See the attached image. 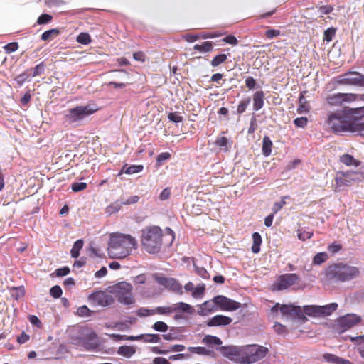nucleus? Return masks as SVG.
Wrapping results in <instances>:
<instances>
[{"mask_svg": "<svg viewBox=\"0 0 364 364\" xmlns=\"http://www.w3.org/2000/svg\"><path fill=\"white\" fill-rule=\"evenodd\" d=\"M222 355L237 364H252L264 358L268 348L259 345L222 346Z\"/></svg>", "mask_w": 364, "mask_h": 364, "instance_id": "f257e3e1", "label": "nucleus"}, {"mask_svg": "<svg viewBox=\"0 0 364 364\" xmlns=\"http://www.w3.org/2000/svg\"><path fill=\"white\" fill-rule=\"evenodd\" d=\"M326 123L336 134L353 132L364 136V123L349 119L345 108L340 111L328 112Z\"/></svg>", "mask_w": 364, "mask_h": 364, "instance_id": "f03ea898", "label": "nucleus"}, {"mask_svg": "<svg viewBox=\"0 0 364 364\" xmlns=\"http://www.w3.org/2000/svg\"><path fill=\"white\" fill-rule=\"evenodd\" d=\"M137 242L129 235L112 233L108 243V255L112 259H123L136 249Z\"/></svg>", "mask_w": 364, "mask_h": 364, "instance_id": "7ed1b4c3", "label": "nucleus"}, {"mask_svg": "<svg viewBox=\"0 0 364 364\" xmlns=\"http://www.w3.org/2000/svg\"><path fill=\"white\" fill-rule=\"evenodd\" d=\"M325 274L330 281L345 282L357 277L360 271L356 267L341 262L329 265Z\"/></svg>", "mask_w": 364, "mask_h": 364, "instance_id": "20e7f679", "label": "nucleus"}, {"mask_svg": "<svg viewBox=\"0 0 364 364\" xmlns=\"http://www.w3.org/2000/svg\"><path fill=\"white\" fill-rule=\"evenodd\" d=\"M141 243L149 253L159 252L162 245L161 229L158 226H152L142 230Z\"/></svg>", "mask_w": 364, "mask_h": 364, "instance_id": "39448f33", "label": "nucleus"}, {"mask_svg": "<svg viewBox=\"0 0 364 364\" xmlns=\"http://www.w3.org/2000/svg\"><path fill=\"white\" fill-rule=\"evenodd\" d=\"M95 104L77 106L68 109L65 114V121L71 124H79L82 120L97 111Z\"/></svg>", "mask_w": 364, "mask_h": 364, "instance_id": "423d86ee", "label": "nucleus"}, {"mask_svg": "<svg viewBox=\"0 0 364 364\" xmlns=\"http://www.w3.org/2000/svg\"><path fill=\"white\" fill-rule=\"evenodd\" d=\"M364 179V166H359L357 170H350L340 173L336 178V191H340L342 186H350Z\"/></svg>", "mask_w": 364, "mask_h": 364, "instance_id": "0eeeda50", "label": "nucleus"}, {"mask_svg": "<svg viewBox=\"0 0 364 364\" xmlns=\"http://www.w3.org/2000/svg\"><path fill=\"white\" fill-rule=\"evenodd\" d=\"M110 292L116 296L117 301L124 305L134 304L135 299L133 296V287L131 284L121 282L109 287Z\"/></svg>", "mask_w": 364, "mask_h": 364, "instance_id": "6e6552de", "label": "nucleus"}, {"mask_svg": "<svg viewBox=\"0 0 364 364\" xmlns=\"http://www.w3.org/2000/svg\"><path fill=\"white\" fill-rule=\"evenodd\" d=\"M336 83L341 85L364 87V75L356 71H348L338 76Z\"/></svg>", "mask_w": 364, "mask_h": 364, "instance_id": "1a4fd4ad", "label": "nucleus"}, {"mask_svg": "<svg viewBox=\"0 0 364 364\" xmlns=\"http://www.w3.org/2000/svg\"><path fill=\"white\" fill-rule=\"evenodd\" d=\"M355 93H333L326 97V102L331 107H342L356 101Z\"/></svg>", "mask_w": 364, "mask_h": 364, "instance_id": "9d476101", "label": "nucleus"}, {"mask_svg": "<svg viewBox=\"0 0 364 364\" xmlns=\"http://www.w3.org/2000/svg\"><path fill=\"white\" fill-rule=\"evenodd\" d=\"M299 279L296 274H284L278 277L274 284H273L274 290H284L291 287Z\"/></svg>", "mask_w": 364, "mask_h": 364, "instance_id": "9b49d317", "label": "nucleus"}, {"mask_svg": "<svg viewBox=\"0 0 364 364\" xmlns=\"http://www.w3.org/2000/svg\"><path fill=\"white\" fill-rule=\"evenodd\" d=\"M89 301L95 306H108L112 305L114 300L113 297L103 291H97L91 294Z\"/></svg>", "mask_w": 364, "mask_h": 364, "instance_id": "f8f14e48", "label": "nucleus"}, {"mask_svg": "<svg viewBox=\"0 0 364 364\" xmlns=\"http://www.w3.org/2000/svg\"><path fill=\"white\" fill-rule=\"evenodd\" d=\"M154 278L159 284L179 294H183L182 285L176 279L160 277L158 275H155Z\"/></svg>", "mask_w": 364, "mask_h": 364, "instance_id": "ddd939ff", "label": "nucleus"}, {"mask_svg": "<svg viewBox=\"0 0 364 364\" xmlns=\"http://www.w3.org/2000/svg\"><path fill=\"white\" fill-rule=\"evenodd\" d=\"M214 301L221 311H232L238 309L241 306L240 303L223 295L215 296Z\"/></svg>", "mask_w": 364, "mask_h": 364, "instance_id": "4468645a", "label": "nucleus"}, {"mask_svg": "<svg viewBox=\"0 0 364 364\" xmlns=\"http://www.w3.org/2000/svg\"><path fill=\"white\" fill-rule=\"evenodd\" d=\"M361 318L356 314H346L338 319L337 324L341 331H345L360 321Z\"/></svg>", "mask_w": 364, "mask_h": 364, "instance_id": "2eb2a0df", "label": "nucleus"}, {"mask_svg": "<svg viewBox=\"0 0 364 364\" xmlns=\"http://www.w3.org/2000/svg\"><path fill=\"white\" fill-rule=\"evenodd\" d=\"M279 310L284 316L292 318H301L303 316V312L300 306L292 304H284L280 306Z\"/></svg>", "mask_w": 364, "mask_h": 364, "instance_id": "dca6fc26", "label": "nucleus"}, {"mask_svg": "<svg viewBox=\"0 0 364 364\" xmlns=\"http://www.w3.org/2000/svg\"><path fill=\"white\" fill-rule=\"evenodd\" d=\"M216 303L214 301V298L211 300L206 301L198 306V314L200 316H207L213 311L217 310Z\"/></svg>", "mask_w": 364, "mask_h": 364, "instance_id": "f3484780", "label": "nucleus"}, {"mask_svg": "<svg viewBox=\"0 0 364 364\" xmlns=\"http://www.w3.org/2000/svg\"><path fill=\"white\" fill-rule=\"evenodd\" d=\"M232 321V318L223 315H216L212 317L207 323V326L209 327L212 326H228Z\"/></svg>", "mask_w": 364, "mask_h": 364, "instance_id": "a211bd4d", "label": "nucleus"}, {"mask_svg": "<svg viewBox=\"0 0 364 364\" xmlns=\"http://www.w3.org/2000/svg\"><path fill=\"white\" fill-rule=\"evenodd\" d=\"M81 343L86 350H95L98 346L97 336L94 332H91L87 338H83Z\"/></svg>", "mask_w": 364, "mask_h": 364, "instance_id": "6ab92c4d", "label": "nucleus"}, {"mask_svg": "<svg viewBox=\"0 0 364 364\" xmlns=\"http://www.w3.org/2000/svg\"><path fill=\"white\" fill-rule=\"evenodd\" d=\"M173 305V312L187 313L188 314H193L195 311L193 307L188 304L184 302H178Z\"/></svg>", "mask_w": 364, "mask_h": 364, "instance_id": "aec40b11", "label": "nucleus"}, {"mask_svg": "<svg viewBox=\"0 0 364 364\" xmlns=\"http://www.w3.org/2000/svg\"><path fill=\"white\" fill-rule=\"evenodd\" d=\"M323 358L326 362L333 364H354L353 363L350 362L347 359L341 358L339 356L331 353L324 354Z\"/></svg>", "mask_w": 364, "mask_h": 364, "instance_id": "412c9836", "label": "nucleus"}, {"mask_svg": "<svg viewBox=\"0 0 364 364\" xmlns=\"http://www.w3.org/2000/svg\"><path fill=\"white\" fill-rule=\"evenodd\" d=\"M264 94L263 91H257L253 95V109L259 111L264 106Z\"/></svg>", "mask_w": 364, "mask_h": 364, "instance_id": "4be33fe9", "label": "nucleus"}, {"mask_svg": "<svg viewBox=\"0 0 364 364\" xmlns=\"http://www.w3.org/2000/svg\"><path fill=\"white\" fill-rule=\"evenodd\" d=\"M338 304L333 302L327 305L319 306L320 316L325 317L331 316L338 309Z\"/></svg>", "mask_w": 364, "mask_h": 364, "instance_id": "5701e85b", "label": "nucleus"}, {"mask_svg": "<svg viewBox=\"0 0 364 364\" xmlns=\"http://www.w3.org/2000/svg\"><path fill=\"white\" fill-rule=\"evenodd\" d=\"M136 353V348L133 346H122L117 350V353L124 358H130Z\"/></svg>", "mask_w": 364, "mask_h": 364, "instance_id": "b1692460", "label": "nucleus"}, {"mask_svg": "<svg viewBox=\"0 0 364 364\" xmlns=\"http://www.w3.org/2000/svg\"><path fill=\"white\" fill-rule=\"evenodd\" d=\"M345 109L349 118L350 117L354 118H362L364 117V106L356 108L345 107Z\"/></svg>", "mask_w": 364, "mask_h": 364, "instance_id": "393cba45", "label": "nucleus"}, {"mask_svg": "<svg viewBox=\"0 0 364 364\" xmlns=\"http://www.w3.org/2000/svg\"><path fill=\"white\" fill-rule=\"evenodd\" d=\"M178 328L176 327H171L169 332L162 335V337L166 341H180L182 336L178 333Z\"/></svg>", "mask_w": 364, "mask_h": 364, "instance_id": "a878e982", "label": "nucleus"}, {"mask_svg": "<svg viewBox=\"0 0 364 364\" xmlns=\"http://www.w3.org/2000/svg\"><path fill=\"white\" fill-rule=\"evenodd\" d=\"M340 161L346 166H353L355 168L360 166V162L356 160L353 156L350 154H343L340 157Z\"/></svg>", "mask_w": 364, "mask_h": 364, "instance_id": "bb28decb", "label": "nucleus"}, {"mask_svg": "<svg viewBox=\"0 0 364 364\" xmlns=\"http://www.w3.org/2000/svg\"><path fill=\"white\" fill-rule=\"evenodd\" d=\"M304 313L312 317H321L319 306L317 305H309L304 306Z\"/></svg>", "mask_w": 364, "mask_h": 364, "instance_id": "cd10ccee", "label": "nucleus"}, {"mask_svg": "<svg viewBox=\"0 0 364 364\" xmlns=\"http://www.w3.org/2000/svg\"><path fill=\"white\" fill-rule=\"evenodd\" d=\"M272 142L270 138L267 136H264L262 139V154L265 156H269L272 152Z\"/></svg>", "mask_w": 364, "mask_h": 364, "instance_id": "c85d7f7f", "label": "nucleus"}, {"mask_svg": "<svg viewBox=\"0 0 364 364\" xmlns=\"http://www.w3.org/2000/svg\"><path fill=\"white\" fill-rule=\"evenodd\" d=\"M202 342L208 346H220L222 344V341L218 337L211 335L205 336Z\"/></svg>", "mask_w": 364, "mask_h": 364, "instance_id": "c756f323", "label": "nucleus"}, {"mask_svg": "<svg viewBox=\"0 0 364 364\" xmlns=\"http://www.w3.org/2000/svg\"><path fill=\"white\" fill-rule=\"evenodd\" d=\"M84 242L82 240L80 239L75 241L73 245V247L70 251V254L72 257L77 258L80 255V251L83 247Z\"/></svg>", "mask_w": 364, "mask_h": 364, "instance_id": "7c9ffc66", "label": "nucleus"}, {"mask_svg": "<svg viewBox=\"0 0 364 364\" xmlns=\"http://www.w3.org/2000/svg\"><path fill=\"white\" fill-rule=\"evenodd\" d=\"M252 251L254 253H258L260 251V245L262 243L261 235L258 232H254L252 234Z\"/></svg>", "mask_w": 364, "mask_h": 364, "instance_id": "2f4dec72", "label": "nucleus"}, {"mask_svg": "<svg viewBox=\"0 0 364 364\" xmlns=\"http://www.w3.org/2000/svg\"><path fill=\"white\" fill-rule=\"evenodd\" d=\"M60 34V31L58 28H52L43 32L41 35V40L43 41H50L53 38L58 36Z\"/></svg>", "mask_w": 364, "mask_h": 364, "instance_id": "473e14b6", "label": "nucleus"}, {"mask_svg": "<svg viewBox=\"0 0 364 364\" xmlns=\"http://www.w3.org/2000/svg\"><path fill=\"white\" fill-rule=\"evenodd\" d=\"M194 50H196L200 53H208L213 50V45L211 42L205 41L201 45L196 44L193 47Z\"/></svg>", "mask_w": 364, "mask_h": 364, "instance_id": "72a5a7b5", "label": "nucleus"}, {"mask_svg": "<svg viewBox=\"0 0 364 364\" xmlns=\"http://www.w3.org/2000/svg\"><path fill=\"white\" fill-rule=\"evenodd\" d=\"M205 285L199 284L195 287L193 291L192 292V296L196 299H201L205 294Z\"/></svg>", "mask_w": 364, "mask_h": 364, "instance_id": "f704fd0d", "label": "nucleus"}, {"mask_svg": "<svg viewBox=\"0 0 364 364\" xmlns=\"http://www.w3.org/2000/svg\"><path fill=\"white\" fill-rule=\"evenodd\" d=\"M188 350L192 353H196L198 355H209L211 353V351L208 349H207L205 347H188Z\"/></svg>", "mask_w": 364, "mask_h": 364, "instance_id": "c9c22d12", "label": "nucleus"}, {"mask_svg": "<svg viewBox=\"0 0 364 364\" xmlns=\"http://www.w3.org/2000/svg\"><path fill=\"white\" fill-rule=\"evenodd\" d=\"M328 255L326 252L317 253L313 258V264L320 265L328 259Z\"/></svg>", "mask_w": 364, "mask_h": 364, "instance_id": "e433bc0d", "label": "nucleus"}, {"mask_svg": "<svg viewBox=\"0 0 364 364\" xmlns=\"http://www.w3.org/2000/svg\"><path fill=\"white\" fill-rule=\"evenodd\" d=\"M112 337L115 338L117 340H127V341H139L144 338V335H139L137 336H125V335H118V334H112Z\"/></svg>", "mask_w": 364, "mask_h": 364, "instance_id": "4c0bfd02", "label": "nucleus"}, {"mask_svg": "<svg viewBox=\"0 0 364 364\" xmlns=\"http://www.w3.org/2000/svg\"><path fill=\"white\" fill-rule=\"evenodd\" d=\"M25 291L23 287H14L11 290L12 298L18 300L24 296Z\"/></svg>", "mask_w": 364, "mask_h": 364, "instance_id": "58836bf2", "label": "nucleus"}, {"mask_svg": "<svg viewBox=\"0 0 364 364\" xmlns=\"http://www.w3.org/2000/svg\"><path fill=\"white\" fill-rule=\"evenodd\" d=\"M155 314H162V315H170L173 311V305L171 306H158L154 309Z\"/></svg>", "mask_w": 364, "mask_h": 364, "instance_id": "ea45409f", "label": "nucleus"}, {"mask_svg": "<svg viewBox=\"0 0 364 364\" xmlns=\"http://www.w3.org/2000/svg\"><path fill=\"white\" fill-rule=\"evenodd\" d=\"M313 235V232L311 230H306L304 229H299L297 230L298 238L301 240L305 241L307 239H310Z\"/></svg>", "mask_w": 364, "mask_h": 364, "instance_id": "a19ab883", "label": "nucleus"}, {"mask_svg": "<svg viewBox=\"0 0 364 364\" xmlns=\"http://www.w3.org/2000/svg\"><path fill=\"white\" fill-rule=\"evenodd\" d=\"M122 205V201H120V202L116 201L114 203L107 206V208L106 209V212L109 215H112L113 213H117L121 209Z\"/></svg>", "mask_w": 364, "mask_h": 364, "instance_id": "79ce46f5", "label": "nucleus"}, {"mask_svg": "<svg viewBox=\"0 0 364 364\" xmlns=\"http://www.w3.org/2000/svg\"><path fill=\"white\" fill-rule=\"evenodd\" d=\"M77 42L82 45H88L91 43L90 36L87 33H80L77 37Z\"/></svg>", "mask_w": 364, "mask_h": 364, "instance_id": "37998d69", "label": "nucleus"}, {"mask_svg": "<svg viewBox=\"0 0 364 364\" xmlns=\"http://www.w3.org/2000/svg\"><path fill=\"white\" fill-rule=\"evenodd\" d=\"M250 102H251V98L250 97L240 101L237 106V113L238 114L243 113L246 110V109L248 107V105H250Z\"/></svg>", "mask_w": 364, "mask_h": 364, "instance_id": "c03bdc74", "label": "nucleus"}, {"mask_svg": "<svg viewBox=\"0 0 364 364\" xmlns=\"http://www.w3.org/2000/svg\"><path fill=\"white\" fill-rule=\"evenodd\" d=\"M152 328L156 331L166 332L168 329V326L164 321H156L152 326Z\"/></svg>", "mask_w": 364, "mask_h": 364, "instance_id": "a18cd8bd", "label": "nucleus"}, {"mask_svg": "<svg viewBox=\"0 0 364 364\" xmlns=\"http://www.w3.org/2000/svg\"><path fill=\"white\" fill-rule=\"evenodd\" d=\"M350 340L354 344L357 346L358 352L361 348L364 349V336L351 337Z\"/></svg>", "mask_w": 364, "mask_h": 364, "instance_id": "49530a36", "label": "nucleus"}, {"mask_svg": "<svg viewBox=\"0 0 364 364\" xmlns=\"http://www.w3.org/2000/svg\"><path fill=\"white\" fill-rule=\"evenodd\" d=\"M215 144L225 151L228 150V139L225 136L218 137L215 141Z\"/></svg>", "mask_w": 364, "mask_h": 364, "instance_id": "de8ad7c7", "label": "nucleus"}, {"mask_svg": "<svg viewBox=\"0 0 364 364\" xmlns=\"http://www.w3.org/2000/svg\"><path fill=\"white\" fill-rule=\"evenodd\" d=\"M227 59V55L225 54H219L217 55L211 61V65L213 67L218 66L222 63L225 62Z\"/></svg>", "mask_w": 364, "mask_h": 364, "instance_id": "09e8293b", "label": "nucleus"}, {"mask_svg": "<svg viewBox=\"0 0 364 364\" xmlns=\"http://www.w3.org/2000/svg\"><path fill=\"white\" fill-rule=\"evenodd\" d=\"M137 315L140 317H145L155 314L154 309H148L146 308H140L137 310Z\"/></svg>", "mask_w": 364, "mask_h": 364, "instance_id": "8fccbe9b", "label": "nucleus"}, {"mask_svg": "<svg viewBox=\"0 0 364 364\" xmlns=\"http://www.w3.org/2000/svg\"><path fill=\"white\" fill-rule=\"evenodd\" d=\"M144 336V341L148 343H158L161 338L158 334H146Z\"/></svg>", "mask_w": 364, "mask_h": 364, "instance_id": "3c124183", "label": "nucleus"}, {"mask_svg": "<svg viewBox=\"0 0 364 364\" xmlns=\"http://www.w3.org/2000/svg\"><path fill=\"white\" fill-rule=\"evenodd\" d=\"M127 168L128 175H131L140 173L141 171H143L144 166L142 165H132L129 166L127 165Z\"/></svg>", "mask_w": 364, "mask_h": 364, "instance_id": "603ef678", "label": "nucleus"}, {"mask_svg": "<svg viewBox=\"0 0 364 364\" xmlns=\"http://www.w3.org/2000/svg\"><path fill=\"white\" fill-rule=\"evenodd\" d=\"M336 30L333 28H328L324 31L323 40L330 42L332 41L333 37L335 36Z\"/></svg>", "mask_w": 364, "mask_h": 364, "instance_id": "864d4df0", "label": "nucleus"}, {"mask_svg": "<svg viewBox=\"0 0 364 364\" xmlns=\"http://www.w3.org/2000/svg\"><path fill=\"white\" fill-rule=\"evenodd\" d=\"M50 294L55 299L60 298L62 295V289L60 286L55 285L50 289Z\"/></svg>", "mask_w": 364, "mask_h": 364, "instance_id": "5fc2aeb1", "label": "nucleus"}, {"mask_svg": "<svg viewBox=\"0 0 364 364\" xmlns=\"http://www.w3.org/2000/svg\"><path fill=\"white\" fill-rule=\"evenodd\" d=\"M87 185L84 182H75L72 184L71 188L74 192L81 191L87 188Z\"/></svg>", "mask_w": 364, "mask_h": 364, "instance_id": "6e6d98bb", "label": "nucleus"}, {"mask_svg": "<svg viewBox=\"0 0 364 364\" xmlns=\"http://www.w3.org/2000/svg\"><path fill=\"white\" fill-rule=\"evenodd\" d=\"M4 50L6 53H11L15 52L18 48V45L16 42H12L6 44L4 47Z\"/></svg>", "mask_w": 364, "mask_h": 364, "instance_id": "4d7b16f0", "label": "nucleus"}, {"mask_svg": "<svg viewBox=\"0 0 364 364\" xmlns=\"http://www.w3.org/2000/svg\"><path fill=\"white\" fill-rule=\"evenodd\" d=\"M168 119L174 123L181 122L183 119V117L178 114L177 112L169 113L168 115Z\"/></svg>", "mask_w": 364, "mask_h": 364, "instance_id": "13d9d810", "label": "nucleus"}, {"mask_svg": "<svg viewBox=\"0 0 364 364\" xmlns=\"http://www.w3.org/2000/svg\"><path fill=\"white\" fill-rule=\"evenodd\" d=\"M77 314L80 316H89L91 314V311L87 306L84 305L77 309Z\"/></svg>", "mask_w": 364, "mask_h": 364, "instance_id": "bf43d9fd", "label": "nucleus"}, {"mask_svg": "<svg viewBox=\"0 0 364 364\" xmlns=\"http://www.w3.org/2000/svg\"><path fill=\"white\" fill-rule=\"evenodd\" d=\"M52 18H53L52 16H50L49 14H41L38 17V18L37 20V23L38 24H46V23H49L52 20Z\"/></svg>", "mask_w": 364, "mask_h": 364, "instance_id": "052dcab7", "label": "nucleus"}, {"mask_svg": "<svg viewBox=\"0 0 364 364\" xmlns=\"http://www.w3.org/2000/svg\"><path fill=\"white\" fill-rule=\"evenodd\" d=\"M45 70V65L41 63L37 65L33 70L32 77H36L42 74Z\"/></svg>", "mask_w": 364, "mask_h": 364, "instance_id": "680f3d73", "label": "nucleus"}, {"mask_svg": "<svg viewBox=\"0 0 364 364\" xmlns=\"http://www.w3.org/2000/svg\"><path fill=\"white\" fill-rule=\"evenodd\" d=\"M194 268L197 274L200 276L202 278L207 279L209 277L208 272L204 267H199L194 264Z\"/></svg>", "mask_w": 364, "mask_h": 364, "instance_id": "e2e57ef3", "label": "nucleus"}, {"mask_svg": "<svg viewBox=\"0 0 364 364\" xmlns=\"http://www.w3.org/2000/svg\"><path fill=\"white\" fill-rule=\"evenodd\" d=\"M307 122H308L307 118L304 117H298L294 120V123L295 126H296L297 127H301V128L304 127L307 124Z\"/></svg>", "mask_w": 364, "mask_h": 364, "instance_id": "0e129e2a", "label": "nucleus"}, {"mask_svg": "<svg viewBox=\"0 0 364 364\" xmlns=\"http://www.w3.org/2000/svg\"><path fill=\"white\" fill-rule=\"evenodd\" d=\"M171 158V154L168 152H163L158 155L156 162L159 165H161L164 161H166Z\"/></svg>", "mask_w": 364, "mask_h": 364, "instance_id": "69168bd1", "label": "nucleus"}, {"mask_svg": "<svg viewBox=\"0 0 364 364\" xmlns=\"http://www.w3.org/2000/svg\"><path fill=\"white\" fill-rule=\"evenodd\" d=\"M171 188L169 187L165 188L159 194V199L161 200H166L170 198Z\"/></svg>", "mask_w": 364, "mask_h": 364, "instance_id": "338daca9", "label": "nucleus"}, {"mask_svg": "<svg viewBox=\"0 0 364 364\" xmlns=\"http://www.w3.org/2000/svg\"><path fill=\"white\" fill-rule=\"evenodd\" d=\"M223 41L232 46H236L238 43L237 38L232 35H228L223 39Z\"/></svg>", "mask_w": 364, "mask_h": 364, "instance_id": "774afa93", "label": "nucleus"}]
</instances>
